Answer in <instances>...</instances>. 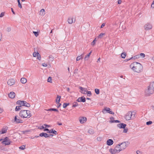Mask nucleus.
Wrapping results in <instances>:
<instances>
[{"label": "nucleus", "instance_id": "nucleus-41", "mask_svg": "<svg viewBox=\"0 0 154 154\" xmlns=\"http://www.w3.org/2000/svg\"><path fill=\"white\" fill-rule=\"evenodd\" d=\"M95 92L97 94H98L100 93V90L99 89L96 88L95 89Z\"/></svg>", "mask_w": 154, "mask_h": 154}, {"label": "nucleus", "instance_id": "nucleus-42", "mask_svg": "<svg viewBox=\"0 0 154 154\" xmlns=\"http://www.w3.org/2000/svg\"><path fill=\"white\" fill-rule=\"evenodd\" d=\"M91 52H92V51H91V52L88 54L85 57V60L87 58H88V57H90V55Z\"/></svg>", "mask_w": 154, "mask_h": 154}, {"label": "nucleus", "instance_id": "nucleus-8", "mask_svg": "<svg viewBox=\"0 0 154 154\" xmlns=\"http://www.w3.org/2000/svg\"><path fill=\"white\" fill-rule=\"evenodd\" d=\"M9 139L8 137H5L4 139H3V140L2 141V143L3 144H5V146L8 145L10 144V142H8V143H5V142H7V141L9 140Z\"/></svg>", "mask_w": 154, "mask_h": 154}, {"label": "nucleus", "instance_id": "nucleus-36", "mask_svg": "<svg viewBox=\"0 0 154 154\" xmlns=\"http://www.w3.org/2000/svg\"><path fill=\"white\" fill-rule=\"evenodd\" d=\"M22 101H23V100H18L17 102L16 103L17 104L20 105V106H22Z\"/></svg>", "mask_w": 154, "mask_h": 154}, {"label": "nucleus", "instance_id": "nucleus-9", "mask_svg": "<svg viewBox=\"0 0 154 154\" xmlns=\"http://www.w3.org/2000/svg\"><path fill=\"white\" fill-rule=\"evenodd\" d=\"M144 28L146 30H148L152 29V26L149 23H147L144 25Z\"/></svg>", "mask_w": 154, "mask_h": 154}, {"label": "nucleus", "instance_id": "nucleus-54", "mask_svg": "<svg viewBox=\"0 0 154 154\" xmlns=\"http://www.w3.org/2000/svg\"><path fill=\"white\" fill-rule=\"evenodd\" d=\"M42 66L44 67H47L48 66V64L45 63H44L42 64Z\"/></svg>", "mask_w": 154, "mask_h": 154}, {"label": "nucleus", "instance_id": "nucleus-12", "mask_svg": "<svg viewBox=\"0 0 154 154\" xmlns=\"http://www.w3.org/2000/svg\"><path fill=\"white\" fill-rule=\"evenodd\" d=\"M127 125L123 123H120L117 125V126L120 128H125L126 126Z\"/></svg>", "mask_w": 154, "mask_h": 154}, {"label": "nucleus", "instance_id": "nucleus-1", "mask_svg": "<svg viewBox=\"0 0 154 154\" xmlns=\"http://www.w3.org/2000/svg\"><path fill=\"white\" fill-rule=\"evenodd\" d=\"M130 67L133 71L137 72H140L143 70V67L142 65L140 63L137 62L132 63L130 65Z\"/></svg>", "mask_w": 154, "mask_h": 154}, {"label": "nucleus", "instance_id": "nucleus-39", "mask_svg": "<svg viewBox=\"0 0 154 154\" xmlns=\"http://www.w3.org/2000/svg\"><path fill=\"white\" fill-rule=\"evenodd\" d=\"M49 61H52L54 59V57L51 55L49 57Z\"/></svg>", "mask_w": 154, "mask_h": 154}, {"label": "nucleus", "instance_id": "nucleus-53", "mask_svg": "<svg viewBox=\"0 0 154 154\" xmlns=\"http://www.w3.org/2000/svg\"><path fill=\"white\" fill-rule=\"evenodd\" d=\"M4 15V13L2 12L0 14V17H2Z\"/></svg>", "mask_w": 154, "mask_h": 154}, {"label": "nucleus", "instance_id": "nucleus-6", "mask_svg": "<svg viewBox=\"0 0 154 154\" xmlns=\"http://www.w3.org/2000/svg\"><path fill=\"white\" fill-rule=\"evenodd\" d=\"M129 144V142L128 141L124 142L121 144H120V147L122 150L125 149L127 146V145H128Z\"/></svg>", "mask_w": 154, "mask_h": 154}, {"label": "nucleus", "instance_id": "nucleus-26", "mask_svg": "<svg viewBox=\"0 0 154 154\" xmlns=\"http://www.w3.org/2000/svg\"><path fill=\"white\" fill-rule=\"evenodd\" d=\"M73 18H69L68 20V22L69 23L72 24L73 22Z\"/></svg>", "mask_w": 154, "mask_h": 154}, {"label": "nucleus", "instance_id": "nucleus-62", "mask_svg": "<svg viewBox=\"0 0 154 154\" xmlns=\"http://www.w3.org/2000/svg\"><path fill=\"white\" fill-rule=\"evenodd\" d=\"M80 60V56H79L77 57L76 58V61H77L79 60Z\"/></svg>", "mask_w": 154, "mask_h": 154}, {"label": "nucleus", "instance_id": "nucleus-21", "mask_svg": "<svg viewBox=\"0 0 154 154\" xmlns=\"http://www.w3.org/2000/svg\"><path fill=\"white\" fill-rule=\"evenodd\" d=\"M39 136L41 137H44L45 138L48 137V134L45 132H42L40 134Z\"/></svg>", "mask_w": 154, "mask_h": 154}, {"label": "nucleus", "instance_id": "nucleus-17", "mask_svg": "<svg viewBox=\"0 0 154 154\" xmlns=\"http://www.w3.org/2000/svg\"><path fill=\"white\" fill-rule=\"evenodd\" d=\"M17 116H15L14 119V122H16L17 123H23L22 120L17 119Z\"/></svg>", "mask_w": 154, "mask_h": 154}, {"label": "nucleus", "instance_id": "nucleus-50", "mask_svg": "<svg viewBox=\"0 0 154 154\" xmlns=\"http://www.w3.org/2000/svg\"><path fill=\"white\" fill-rule=\"evenodd\" d=\"M11 29L10 27H8L6 29V30L8 32H10L11 31Z\"/></svg>", "mask_w": 154, "mask_h": 154}, {"label": "nucleus", "instance_id": "nucleus-19", "mask_svg": "<svg viewBox=\"0 0 154 154\" xmlns=\"http://www.w3.org/2000/svg\"><path fill=\"white\" fill-rule=\"evenodd\" d=\"M113 141L112 139H109L107 140L106 141V144L108 146H111L113 144Z\"/></svg>", "mask_w": 154, "mask_h": 154}, {"label": "nucleus", "instance_id": "nucleus-51", "mask_svg": "<svg viewBox=\"0 0 154 154\" xmlns=\"http://www.w3.org/2000/svg\"><path fill=\"white\" fill-rule=\"evenodd\" d=\"M124 129L123 130V132L124 133H126L127 131H128V129L127 128H123Z\"/></svg>", "mask_w": 154, "mask_h": 154}, {"label": "nucleus", "instance_id": "nucleus-56", "mask_svg": "<svg viewBox=\"0 0 154 154\" xmlns=\"http://www.w3.org/2000/svg\"><path fill=\"white\" fill-rule=\"evenodd\" d=\"M97 140L98 141H100L102 139V138L100 137H98L97 138Z\"/></svg>", "mask_w": 154, "mask_h": 154}, {"label": "nucleus", "instance_id": "nucleus-29", "mask_svg": "<svg viewBox=\"0 0 154 154\" xmlns=\"http://www.w3.org/2000/svg\"><path fill=\"white\" fill-rule=\"evenodd\" d=\"M39 53L38 51L36 52L35 51L33 53V56L34 57H37L39 55Z\"/></svg>", "mask_w": 154, "mask_h": 154}, {"label": "nucleus", "instance_id": "nucleus-5", "mask_svg": "<svg viewBox=\"0 0 154 154\" xmlns=\"http://www.w3.org/2000/svg\"><path fill=\"white\" fill-rule=\"evenodd\" d=\"M110 110L111 109L109 108H107L106 107H105L102 111V112L103 114L108 113L110 114H114V112L111 111Z\"/></svg>", "mask_w": 154, "mask_h": 154}, {"label": "nucleus", "instance_id": "nucleus-30", "mask_svg": "<svg viewBox=\"0 0 154 154\" xmlns=\"http://www.w3.org/2000/svg\"><path fill=\"white\" fill-rule=\"evenodd\" d=\"M110 123H120V121L119 120H110L109 122Z\"/></svg>", "mask_w": 154, "mask_h": 154}, {"label": "nucleus", "instance_id": "nucleus-35", "mask_svg": "<svg viewBox=\"0 0 154 154\" xmlns=\"http://www.w3.org/2000/svg\"><path fill=\"white\" fill-rule=\"evenodd\" d=\"M78 105V103L77 102H75L73 103L72 107H75Z\"/></svg>", "mask_w": 154, "mask_h": 154}, {"label": "nucleus", "instance_id": "nucleus-59", "mask_svg": "<svg viewBox=\"0 0 154 154\" xmlns=\"http://www.w3.org/2000/svg\"><path fill=\"white\" fill-rule=\"evenodd\" d=\"M44 125L45 126L46 128H48L50 126L49 125H48L46 124H44Z\"/></svg>", "mask_w": 154, "mask_h": 154}, {"label": "nucleus", "instance_id": "nucleus-57", "mask_svg": "<svg viewBox=\"0 0 154 154\" xmlns=\"http://www.w3.org/2000/svg\"><path fill=\"white\" fill-rule=\"evenodd\" d=\"M37 59L38 60H41V56L39 54L38 56H37Z\"/></svg>", "mask_w": 154, "mask_h": 154}, {"label": "nucleus", "instance_id": "nucleus-38", "mask_svg": "<svg viewBox=\"0 0 154 154\" xmlns=\"http://www.w3.org/2000/svg\"><path fill=\"white\" fill-rule=\"evenodd\" d=\"M138 58H139V57L138 55L131 57V59H136Z\"/></svg>", "mask_w": 154, "mask_h": 154}, {"label": "nucleus", "instance_id": "nucleus-32", "mask_svg": "<svg viewBox=\"0 0 154 154\" xmlns=\"http://www.w3.org/2000/svg\"><path fill=\"white\" fill-rule=\"evenodd\" d=\"M69 103H64L63 104V107L64 108H65L67 106L69 105Z\"/></svg>", "mask_w": 154, "mask_h": 154}, {"label": "nucleus", "instance_id": "nucleus-15", "mask_svg": "<svg viewBox=\"0 0 154 154\" xmlns=\"http://www.w3.org/2000/svg\"><path fill=\"white\" fill-rule=\"evenodd\" d=\"M8 96L10 98L13 99L15 96V94L14 92H11L9 94Z\"/></svg>", "mask_w": 154, "mask_h": 154}, {"label": "nucleus", "instance_id": "nucleus-49", "mask_svg": "<svg viewBox=\"0 0 154 154\" xmlns=\"http://www.w3.org/2000/svg\"><path fill=\"white\" fill-rule=\"evenodd\" d=\"M25 146L24 145L22 146L19 147V149L21 150H23L25 149Z\"/></svg>", "mask_w": 154, "mask_h": 154}, {"label": "nucleus", "instance_id": "nucleus-46", "mask_svg": "<svg viewBox=\"0 0 154 154\" xmlns=\"http://www.w3.org/2000/svg\"><path fill=\"white\" fill-rule=\"evenodd\" d=\"M87 96L88 97H90L91 95L92 94L91 93V91H87Z\"/></svg>", "mask_w": 154, "mask_h": 154}, {"label": "nucleus", "instance_id": "nucleus-60", "mask_svg": "<svg viewBox=\"0 0 154 154\" xmlns=\"http://www.w3.org/2000/svg\"><path fill=\"white\" fill-rule=\"evenodd\" d=\"M105 23H103L102 24V25L100 26V28H103L105 26Z\"/></svg>", "mask_w": 154, "mask_h": 154}, {"label": "nucleus", "instance_id": "nucleus-64", "mask_svg": "<svg viewBox=\"0 0 154 154\" xmlns=\"http://www.w3.org/2000/svg\"><path fill=\"white\" fill-rule=\"evenodd\" d=\"M122 2V0H119L118 1V4H121Z\"/></svg>", "mask_w": 154, "mask_h": 154}, {"label": "nucleus", "instance_id": "nucleus-18", "mask_svg": "<svg viewBox=\"0 0 154 154\" xmlns=\"http://www.w3.org/2000/svg\"><path fill=\"white\" fill-rule=\"evenodd\" d=\"M79 88L80 89V92L84 94H87V91L85 90V88L82 87H79Z\"/></svg>", "mask_w": 154, "mask_h": 154}, {"label": "nucleus", "instance_id": "nucleus-37", "mask_svg": "<svg viewBox=\"0 0 154 154\" xmlns=\"http://www.w3.org/2000/svg\"><path fill=\"white\" fill-rule=\"evenodd\" d=\"M96 38H95L92 42L91 43V45L92 46H94L96 42Z\"/></svg>", "mask_w": 154, "mask_h": 154}, {"label": "nucleus", "instance_id": "nucleus-58", "mask_svg": "<svg viewBox=\"0 0 154 154\" xmlns=\"http://www.w3.org/2000/svg\"><path fill=\"white\" fill-rule=\"evenodd\" d=\"M78 69H75L74 71V73H78Z\"/></svg>", "mask_w": 154, "mask_h": 154}, {"label": "nucleus", "instance_id": "nucleus-22", "mask_svg": "<svg viewBox=\"0 0 154 154\" xmlns=\"http://www.w3.org/2000/svg\"><path fill=\"white\" fill-rule=\"evenodd\" d=\"M46 110L47 111H54L57 112H59V111L57 109L54 108H51L48 109H46Z\"/></svg>", "mask_w": 154, "mask_h": 154}, {"label": "nucleus", "instance_id": "nucleus-44", "mask_svg": "<svg viewBox=\"0 0 154 154\" xmlns=\"http://www.w3.org/2000/svg\"><path fill=\"white\" fill-rule=\"evenodd\" d=\"M105 35V33H101L97 37V38H101L103 36Z\"/></svg>", "mask_w": 154, "mask_h": 154}, {"label": "nucleus", "instance_id": "nucleus-27", "mask_svg": "<svg viewBox=\"0 0 154 154\" xmlns=\"http://www.w3.org/2000/svg\"><path fill=\"white\" fill-rule=\"evenodd\" d=\"M40 14L44 15L45 14V10L44 9H42L40 11Z\"/></svg>", "mask_w": 154, "mask_h": 154}, {"label": "nucleus", "instance_id": "nucleus-11", "mask_svg": "<svg viewBox=\"0 0 154 154\" xmlns=\"http://www.w3.org/2000/svg\"><path fill=\"white\" fill-rule=\"evenodd\" d=\"M79 121L81 124H83L87 121V118L85 117H80L79 118Z\"/></svg>", "mask_w": 154, "mask_h": 154}, {"label": "nucleus", "instance_id": "nucleus-61", "mask_svg": "<svg viewBox=\"0 0 154 154\" xmlns=\"http://www.w3.org/2000/svg\"><path fill=\"white\" fill-rule=\"evenodd\" d=\"M59 104L58 105H57V108H59V107H60L61 106V103H58Z\"/></svg>", "mask_w": 154, "mask_h": 154}, {"label": "nucleus", "instance_id": "nucleus-4", "mask_svg": "<svg viewBox=\"0 0 154 154\" xmlns=\"http://www.w3.org/2000/svg\"><path fill=\"white\" fill-rule=\"evenodd\" d=\"M154 92V89L150 87L149 85L148 88L147 89L145 93L147 96H149L151 94H152Z\"/></svg>", "mask_w": 154, "mask_h": 154}, {"label": "nucleus", "instance_id": "nucleus-24", "mask_svg": "<svg viewBox=\"0 0 154 154\" xmlns=\"http://www.w3.org/2000/svg\"><path fill=\"white\" fill-rule=\"evenodd\" d=\"M7 127H5V128H3L2 130V132H0V134H4L6 133L7 130Z\"/></svg>", "mask_w": 154, "mask_h": 154}, {"label": "nucleus", "instance_id": "nucleus-23", "mask_svg": "<svg viewBox=\"0 0 154 154\" xmlns=\"http://www.w3.org/2000/svg\"><path fill=\"white\" fill-rule=\"evenodd\" d=\"M61 96L59 95H57V98L56 100V103H60Z\"/></svg>", "mask_w": 154, "mask_h": 154}, {"label": "nucleus", "instance_id": "nucleus-47", "mask_svg": "<svg viewBox=\"0 0 154 154\" xmlns=\"http://www.w3.org/2000/svg\"><path fill=\"white\" fill-rule=\"evenodd\" d=\"M152 123V121H148L146 122V124L147 125H151Z\"/></svg>", "mask_w": 154, "mask_h": 154}, {"label": "nucleus", "instance_id": "nucleus-34", "mask_svg": "<svg viewBox=\"0 0 154 154\" xmlns=\"http://www.w3.org/2000/svg\"><path fill=\"white\" fill-rule=\"evenodd\" d=\"M139 56V58L141 57L143 58L145 57V54L144 53H141L140 54L138 55Z\"/></svg>", "mask_w": 154, "mask_h": 154}, {"label": "nucleus", "instance_id": "nucleus-13", "mask_svg": "<svg viewBox=\"0 0 154 154\" xmlns=\"http://www.w3.org/2000/svg\"><path fill=\"white\" fill-rule=\"evenodd\" d=\"M78 102H85L86 101L85 98L84 96L79 97L76 100Z\"/></svg>", "mask_w": 154, "mask_h": 154}, {"label": "nucleus", "instance_id": "nucleus-33", "mask_svg": "<svg viewBox=\"0 0 154 154\" xmlns=\"http://www.w3.org/2000/svg\"><path fill=\"white\" fill-rule=\"evenodd\" d=\"M126 56V53H122L121 54V56L122 58L125 59Z\"/></svg>", "mask_w": 154, "mask_h": 154}, {"label": "nucleus", "instance_id": "nucleus-7", "mask_svg": "<svg viewBox=\"0 0 154 154\" xmlns=\"http://www.w3.org/2000/svg\"><path fill=\"white\" fill-rule=\"evenodd\" d=\"M44 130V131H47V133L50 134L52 133L54 134H58L57 132L55 130H54L53 129H52L51 130H49L48 128H45Z\"/></svg>", "mask_w": 154, "mask_h": 154}, {"label": "nucleus", "instance_id": "nucleus-52", "mask_svg": "<svg viewBox=\"0 0 154 154\" xmlns=\"http://www.w3.org/2000/svg\"><path fill=\"white\" fill-rule=\"evenodd\" d=\"M18 6L20 7V8H21L22 7V5L21 4L20 2H18Z\"/></svg>", "mask_w": 154, "mask_h": 154}, {"label": "nucleus", "instance_id": "nucleus-25", "mask_svg": "<svg viewBox=\"0 0 154 154\" xmlns=\"http://www.w3.org/2000/svg\"><path fill=\"white\" fill-rule=\"evenodd\" d=\"M20 82L24 84L26 83L27 80L25 78H22L20 79Z\"/></svg>", "mask_w": 154, "mask_h": 154}, {"label": "nucleus", "instance_id": "nucleus-55", "mask_svg": "<svg viewBox=\"0 0 154 154\" xmlns=\"http://www.w3.org/2000/svg\"><path fill=\"white\" fill-rule=\"evenodd\" d=\"M136 152L137 154H142V152L139 150L137 151Z\"/></svg>", "mask_w": 154, "mask_h": 154}, {"label": "nucleus", "instance_id": "nucleus-45", "mask_svg": "<svg viewBox=\"0 0 154 154\" xmlns=\"http://www.w3.org/2000/svg\"><path fill=\"white\" fill-rule=\"evenodd\" d=\"M33 33L36 37L38 36L39 35V33L38 32L33 31Z\"/></svg>", "mask_w": 154, "mask_h": 154}, {"label": "nucleus", "instance_id": "nucleus-48", "mask_svg": "<svg viewBox=\"0 0 154 154\" xmlns=\"http://www.w3.org/2000/svg\"><path fill=\"white\" fill-rule=\"evenodd\" d=\"M51 79L52 78L50 76L49 77L47 80L48 82L52 83Z\"/></svg>", "mask_w": 154, "mask_h": 154}, {"label": "nucleus", "instance_id": "nucleus-3", "mask_svg": "<svg viewBox=\"0 0 154 154\" xmlns=\"http://www.w3.org/2000/svg\"><path fill=\"white\" fill-rule=\"evenodd\" d=\"M135 112H133L129 111L125 115V118L127 120H129L134 119L135 117Z\"/></svg>", "mask_w": 154, "mask_h": 154}, {"label": "nucleus", "instance_id": "nucleus-43", "mask_svg": "<svg viewBox=\"0 0 154 154\" xmlns=\"http://www.w3.org/2000/svg\"><path fill=\"white\" fill-rule=\"evenodd\" d=\"M149 85L150 87L154 89V82L152 83H151Z\"/></svg>", "mask_w": 154, "mask_h": 154}, {"label": "nucleus", "instance_id": "nucleus-28", "mask_svg": "<svg viewBox=\"0 0 154 154\" xmlns=\"http://www.w3.org/2000/svg\"><path fill=\"white\" fill-rule=\"evenodd\" d=\"M21 107H22V106H17L16 107V108L15 109V111H18L20 110L21 109Z\"/></svg>", "mask_w": 154, "mask_h": 154}, {"label": "nucleus", "instance_id": "nucleus-40", "mask_svg": "<svg viewBox=\"0 0 154 154\" xmlns=\"http://www.w3.org/2000/svg\"><path fill=\"white\" fill-rule=\"evenodd\" d=\"M30 131V130H26L25 131H21V132L22 133V134H26V133L29 132Z\"/></svg>", "mask_w": 154, "mask_h": 154}, {"label": "nucleus", "instance_id": "nucleus-14", "mask_svg": "<svg viewBox=\"0 0 154 154\" xmlns=\"http://www.w3.org/2000/svg\"><path fill=\"white\" fill-rule=\"evenodd\" d=\"M22 103V106H25L27 107H29L30 106V104L26 101L23 100Z\"/></svg>", "mask_w": 154, "mask_h": 154}, {"label": "nucleus", "instance_id": "nucleus-10", "mask_svg": "<svg viewBox=\"0 0 154 154\" xmlns=\"http://www.w3.org/2000/svg\"><path fill=\"white\" fill-rule=\"evenodd\" d=\"M15 82L14 80L13 79H11L8 80L7 82V84L10 86H12L14 84Z\"/></svg>", "mask_w": 154, "mask_h": 154}, {"label": "nucleus", "instance_id": "nucleus-20", "mask_svg": "<svg viewBox=\"0 0 154 154\" xmlns=\"http://www.w3.org/2000/svg\"><path fill=\"white\" fill-rule=\"evenodd\" d=\"M109 151L111 154H115L116 153H118L117 151L115 149H113L111 148L109 149Z\"/></svg>", "mask_w": 154, "mask_h": 154}, {"label": "nucleus", "instance_id": "nucleus-31", "mask_svg": "<svg viewBox=\"0 0 154 154\" xmlns=\"http://www.w3.org/2000/svg\"><path fill=\"white\" fill-rule=\"evenodd\" d=\"M88 133L90 134H92L94 133V131L93 130L91 129H90L88 131Z\"/></svg>", "mask_w": 154, "mask_h": 154}, {"label": "nucleus", "instance_id": "nucleus-16", "mask_svg": "<svg viewBox=\"0 0 154 154\" xmlns=\"http://www.w3.org/2000/svg\"><path fill=\"white\" fill-rule=\"evenodd\" d=\"M121 145L120 144L117 145L115 148V149L117 151V152H119L120 151H122L121 148L120 147Z\"/></svg>", "mask_w": 154, "mask_h": 154}, {"label": "nucleus", "instance_id": "nucleus-63", "mask_svg": "<svg viewBox=\"0 0 154 154\" xmlns=\"http://www.w3.org/2000/svg\"><path fill=\"white\" fill-rule=\"evenodd\" d=\"M131 60V57L130 58H129V59H126L125 60V61L126 62H127V61H129V60Z\"/></svg>", "mask_w": 154, "mask_h": 154}, {"label": "nucleus", "instance_id": "nucleus-2", "mask_svg": "<svg viewBox=\"0 0 154 154\" xmlns=\"http://www.w3.org/2000/svg\"><path fill=\"white\" fill-rule=\"evenodd\" d=\"M19 116L22 118H29L32 116V115L29 110H22L20 112Z\"/></svg>", "mask_w": 154, "mask_h": 154}]
</instances>
